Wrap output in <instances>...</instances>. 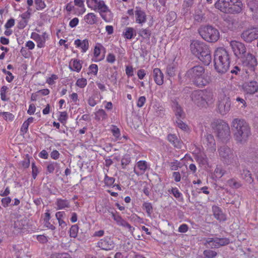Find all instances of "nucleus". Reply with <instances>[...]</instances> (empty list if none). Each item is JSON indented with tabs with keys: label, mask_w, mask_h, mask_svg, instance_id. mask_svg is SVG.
<instances>
[{
	"label": "nucleus",
	"mask_w": 258,
	"mask_h": 258,
	"mask_svg": "<svg viewBox=\"0 0 258 258\" xmlns=\"http://www.w3.org/2000/svg\"><path fill=\"white\" fill-rule=\"evenodd\" d=\"M169 192H171L175 198H181L182 194L179 192V190L176 187H172L171 190H169Z\"/></svg>",
	"instance_id": "3c124183"
},
{
	"label": "nucleus",
	"mask_w": 258,
	"mask_h": 258,
	"mask_svg": "<svg viewBox=\"0 0 258 258\" xmlns=\"http://www.w3.org/2000/svg\"><path fill=\"white\" fill-rule=\"evenodd\" d=\"M242 64L246 73L247 71H253L257 66V60L255 56L251 54L248 53L246 56L241 57Z\"/></svg>",
	"instance_id": "1a4fd4ad"
},
{
	"label": "nucleus",
	"mask_w": 258,
	"mask_h": 258,
	"mask_svg": "<svg viewBox=\"0 0 258 258\" xmlns=\"http://www.w3.org/2000/svg\"><path fill=\"white\" fill-rule=\"evenodd\" d=\"M231 102L229 98H224L219 101L218 108L219 113L222 115H225L230 109Z\"/></svg>",
	"instance_id": "2eb2a0df"
},
{
	"label": "nucleus",
	"mask_w": 258,
	"mask_h": 258,
	"mask_svg": "<svg viewBox=\"0 0 258 258\" xmlns=\"http://www.w3.org/2000/svg\"><path fill=\"white\" fill-rule=\"evenodd\" d=\"M229 243L230 240L227 238H208L206 239L205 245L208 244L212 248H219Z\"/></svg>",
	"instance_id": "9d476101"
},
{
	"label": "nucleus",
	"mask_w": 258,
	"mask_h": 258,
	"mask_svg": "<svg viewBox=\"0 0 258 258\" xmlns=\"http://www.w3.org/2000/svg\"><path fill=\"white\" fill-rule=\"evenodd\" d=\"M146 99L145 96L140 97L137 102V106L139 107H142V106H143L146 102Z\"/></svg>",
	"instance_id": "4d7b16f0"
},
{
	"label": "nucleus",
	"mask_w": 258,
	"mask_h": 258,
	"mask_svg": "<svg viewBox=\"0 0 258 258\" xmlns=\"http://www.w3.org/2000/svg\"><path fill=\"white\" fill-rule=\"evenodd\" d=\"M216 136L221 140L228 139L230 136V130L228 124L221 119L215 120L212 124Z\"/></svg>",
	"instance_id": "39448f33"
},
{
	"label": "nucleus",
	"mask_w": 258,
	"mask_h": 258,
	"mask_svg": "<svg viewBox=\"0 0 258 258\" xmlns=\"http://www.w3.org/2000/svg\"><path fill=\"white\" fill-rule=\"evenodd\" d=\"M212 211L214 217L219 221H225L226 219L225 215L223 213L222 210L218 206L212 207Z\"/></svg>",
	"instance_id": "a878e982"
},
{
	"label": "nucleus",
	"mask_w": 258,
	"mask_h": 258,
	"mask_svg": "<svg viewBox=\"0 0 258 258\" xmlns=\"http://www.w3.org/2000/svg\"><path fill=\"white\" fill-rule=\"evenodd\" d=\"M123 35L127 39H131L136 35V30L132 27H126L123 32Z\"/></svg>",
	"instance_id": "cd10ccee"
},
{
	"label": "nucleus",
	"mask_w": 258,
	"mask_h": 258,
	"mask_svg": "<svg viewBox=\"0 0 258 258\" xmlns=\"http://www.w3.org/2000/svg\"><path fill=\"white\" fill-rule=\"evenodd\" d=\"M218 151L221 160L225 164L229 165L235 161L236 157L228 147L222 146Z\"/></svg>",
	"instance_id": "0eeeda50"
},
{
	"label": "nucleus",
	"mask_w": 258,
	"mask_h": 258,
	"mask_svg": "<svg viewBox=\"0 0 258 258\" xmlns=\"http://www.w3.org/2000/svg\"><path fill=\"white\" fill-rule=\"evenodd\" d=\"M106 60L109 63H113L115 60V56L112 53H109L106 57Z\"/></svg>",
	"instance_id": "e2e57ef3"
},
{
	"label": "nucleus",
	"mask_w": 258,
	"mask_h": 258,
	"mask_svg": "<svg viewBox=\"0 0 258 258\" xmlns=\"http://www.w3.org/2000/svg\"><path fill=\"white\" fill-rule=\"evenodd\" d=\"M31 10V9L29 8L27 10V12L23 13L21 15V18L24 20V23H25V24L24 25V26H23V27H24L27 24V21H26V20L27 19H28L29 18H30V15H31V13H30V12L29 11Z\"/></svg>",
	"instance_id": "09e8293b"
},
{
	"label": "nucleus",
	"mask_w": 258,
	"mask_h": 258,
	"mask_svg": "<svg viewBox=\"0 0 258 258\" xmlns=\"http://www.w3.org/2000/svg\"><path fill=\"white\" fill-rule=\"evenodd\" d=\"M111 132H112L113 136L115 138H118L119 137V135H120L119 130L117 127L114 126L113 128L111 130Z\"/></svg>",
	"instance_id": "338daca9"
},
{
	"label": "nucleus",
	"mask_w": 258,
	"mask_h": 258,
	"mask_svg": "<svg viewBox=\"0 0 258 258\" xmlns=\"http://www.w3.org/2000/svg\"><path fill=\"white\" fill-rule=\"evenodd\" d=\"M190 50L193 54L208 65L211 61L212 57L208 46L203 42L193 41L190 45Z\"/></svg>",
	"instance_id": "20e7f679"
},
{
	"label": "nucleus",
	"mask_w": 258,
	"mask_h": 258,
	"mask_svg": "<svg viewBox=\"0 0 258 258\" xmlns=\"http://www.w3.org/2000/svg\"><path fill=\"white\" fill-rule=\"evenodd\" d=\"M214 67L219 74H225L229 70L230 56L228 51L223 47L217 48L214 54Z\"/></svg>",
	"instance_id": "7ed1b4c3"
},
{
	"label": "nucleus",
	"mask_w": 258,
	"mask_h": 258,
	"mask_svg": "<svg viewBox=\"0 0 258 258\" xmlns=\"http://www.w3.org/2000/svg\"><path fill=\"white\" fill-rule=\"evenodd\" d=\"M231 0H218L215 4L216 9L225 13H230Z\"/></svg>",
	"instance_id": "dca6fc26"
},
{
	"label": "nucleus",
	"mask_w": 258,
	"mask_h": 258,
	"mask_svg": "<svg viewBox=\"0 0 258 258\" xmlns=\"http://www.w3.org/2000/svg\"><path fill=\"white\" fill-rule=\"evenodd\" d=\"M199 33L204 40L209 42H216L220 37L218 30L210 25L201 27Z\"/></svg>",
	"instance_id": "423d86ee"
},
{
	"label": "nucleus",
	"mask_w": 258,
	"mask_h": 258,
	"mask_svg": "<svg viewBox=\"0 0 258 258\" xmlns=\"http://www.w3.org/2000/svg\"><path fill=\"white\" fill-rule=\"evenodd\" d=\"M115 181V179L113 177H110L105 175L104 178V182L106 185L111 186L112 185Z\"/></svg>",
	"instance_id": "603ef678"
},
{
	"label": "nucleus",
	"mask_w": 258,
	"mask_h": 258,
	"mask_svg": "<svg viewBox=\"0 0 258 258\" xmlns=\"http://www.w3.org/2000/svg\"><path fill=\"white\" fill-rule=\"evenodd\" d=\"M37 239L38 241L42 243H45L48 241L47 237L43 235H37Z\"/></svg>",
	"instance_id": "bf43d9fd"
},
{
	"label": "nucleus",
	"mask_w": 258,
	"mask_h": 258,
	"mask_svg": "<svg viewBox=\"0 0 258 258\" xmlns=\"http://www.w3.org/2000/svg\"><path fill=\"white\" fill-rule=\"evenodd\" d=\"M230 3V13L238 14L241 12L243 8V4L240 0H231Z\"/></svg>",
	"instance_id": "412c9836"
},
{
	"label": "nucleus",
	"mask_w": 258,
	"mask_h": 258,
	"mask_svg": "<svg viewBox=\"0 0 258 258\" xmlns=\"http://www.w3.org/2000/svg\"><path fill=\"white\" fill-rule=\"evenodd\" d=\"M172 177L174 178V179L176 182H179L181 179L180 174L179 172H173Z\"/></svg>",
	"instance_id": "774afa93"
},
{
	"label": "nucleus",
	"mask_w": 258,
	"mask_h": 258,
	"mask_svg": "<svg viewBox=\"0 0 258 258\" xmlns=\"http://www.w3.org/2000/svg\"><path fill=\"white\" fill-rule=\"evenodd\" d=\"M167 139L175 148L180 149L182 146V142L177 138L175 135L169 134Z\"/></svg>",
	"instance_id": "bb28decb"
},
{
	"label": "nucleus",
	"mask_w": 258,
	"mask_h": 258,
	"mask_svg": "<svg viewBox=\"0 0 258 258\" xmlns=\"http://www.w3.org/2000/svg\"><path fill=\"white\" fill-rule=\"evenodd\" d=\"M97 246L102 249L109 250L114 248V244L110 238L107 237L100 240L97 242Z\"/></svg>",
	"instance_id": "f3484780"
},
{
	"label": "nucleus",
	"mask_w": 258,
	"mask_h": 258,
	"mask_svg": "<svg viewBox=\"0 0 258 258\" xmlns=\"http://www.w3.org/2000/svg\"><path fill=\"white\" fill-rule=\"evenodd\" d=\"M203 254L207 258H214L216 256L217 253L214 250L207 249L204 251Z\"/></svg>",
	"instance_id": "58836bf2"
},
{
	"label": "nucleus",
	"mask_w": 258,
	"mask_h": 258,
	"mask_svg": "<svg viewBox=\"0 0 258 258\" xmlns=\"http://www.w3.org/2000/svg\"><path fill=\"white\" fill-rule=\"evenodd\" d=\"M224 21L227 25L228 29L232 30L234 27V24L236 23V20L232 17L227 16L224 19Z\"/></svg>",
	"instance_id": "2f4dec72"
},
{
	"label": "nucleus",
	"mask_w": 258,
	"mask_h": 258,
	"mask_svg": "<svg viewBox=\"0 0 258 258\" xmlns=\"http://www.w3.org/2000/svg\"><path fill=\"white\" fill-rule=\"evenodd\" d=\"M91 9L98 12L102 19L107 21V18L104 14L109 12V10L103 1L99 0Z\"/></svg>",
	"instance_id": "4468645a"
},
{
	"label": "nucleus",
	"mask_w": 258,
	"mask_h": 258,
	"mask_svg": "<svg viewBox=\"0 0 258 258\" xmlns=\"http://www.w3.org/2000/svg\"><path fill=\"white\" fill-rule=\"evenodd\" d=\"M15 25V20L13 18L9 19L5 25V28L8 29Z\"/></svg>",
	"instance_id": "052dcab7"
},
{
	"label": "nucleus",
	"mask_w": 258,
	"mask_h": 258,
	"mask_svg": "<svg viewBox=\"0 0 258 258\" xmlns=\"http://www.w3.org/2000/svg\"><path fill=\"white\" fill-rule=\"evenodd\" d=\"M241 39L247 43H251L258 39V27L250 26L244 30L241 34Z\"/></svg>",
	"instance_id": "6e6552de"
},
{
	"label": "nucleus",
	"mask_w": 258,
	"mask_h": 258,
	"mask_svg": "<svg viewBox=\"0 0 258 258\" xmlns=\"http://www.w3.org/2000/svg\"><path fill=\"white\" fill-rule=\"evenodd\" d=\"M3 72L7 75H10V77H6V79L8 82H11L14 79V76L10 72L6 71L5 69H3Z\"/></svg>",
	"instance_id": "13d9d810"
},
{
	"label": "nucleus",
	"mask_w": 258,
	"mask_h": 258,
	"mask_svg": "<svg viewBox=\"0 0 258 258\" xmlns=\"http://www.w3.org/2000/svg\"><path fill=\"white\" fill-rule=\"evenodd\" d=\"M196 160L200 165H206L207 164L208 158L204 154H199L196 155Z\"/></svg>",
	"instance_id": "473e14b6"
},
{
	"label": "nucleus",
	"mask_w": 258,
	"mask_h": 258,
	"mask_svg": "<svg viewBox=\"0 0 258 258\" xmlns=\"http://www.w3.org/2000/svg\"><path fill=\"white\" fill-rule=\"evenodd\" d=\"M89 70L91 73L96 75L98 71V67L96 64H92L89 67Z\"/></svg>",
	"instance_id": "680f3d73"
},
{
	"label": "nucleus",
	"mask_w": 258,
	"mask_h": 258,
	"mask_svg": "<svg viewBox=\"0 0 258 258\" xmlns=\"http://www.w3.org/2000/svg\"><path fill=\"white\" fill-rule=\"evenodd\" d=\"M70 68L73 71L79 72L82 68V64L79 60H74L73 63L71 62Z\"/></svg>",
	"instance_id": "72a5a7b5"
},
{
	"label": "nucleus",
	"mask_w": 258,
	"mask_h": 258,
	"mask_svg": "<svg viewBox=\"0 0 258 258\" xmlns=\"http://www.w3.org/2000/svg\"><path fill=\"white\" fill-rule=\"evenodd\" d=\"M137 167L140 170L144 172L147 168V163L145 161H139L137 163Z\"/></svg>",
	"instance_id": "ea45409f"
},
{
	"label": "nucleus",
	"mask_w": 258,
	"mask_h": 258,
	"mask_svg": "<svg viewBox=\"0 0 258 258\" xmlns=\"http://www.w3.org/2000/svg\"><path fill=\"white\" fill-rule=\"evenodd\" d=\"M185 77L191 80L195 84L199 87L205 86L209 83L210 77L206 72L205 67L200 64L196 65L189 69Z\"/></svg>",
	"instance_id": "f03ea898"
},
{
	"label": "nucleus",
	"mask_w": 258,
	"mask_h": 258,
	"mask_svg": "<svg viewBox=\"0 0 258 258\" xmlns=\"http://www.w3.org/2000/svg\"><path fill=\"white\" fill-rule=\"evenodd\" d=\"M153 77L154 81L158 85H161L163 83L164 75L159 68H155L153 71Z\"/></svg>",
	"instance_id": "5701e85b"
},
{
	"label": "nucleus",
	"mask_w": 258,
	"mask_h": 258,
	"mask_svg": "<svg viewBox=\"0 0 258 258\" xmlns=\"http://www.w3.org/2000/svg\"><path fill=\"white\" fill-rule=\"evenodd\" d=\"M122 168H124L126 165L131 162V157L129 155H125L121 161Z\"/></svg>",
	"instance_id": "c03bdc74"
},
{
	"label": "nucleus",
	"mask_w": 258,
	"mask_h": 258,
	"mask_svg": "<svg viewBox=\"0 0 258 258\" xmlns=\"http://www.w3.org/2000/svg\"><path fill=\"white\" fill-rule=\"evenodd\" d=\"M79 227H71L70 230V235L72 237L75 238L77 236Z\"/></svg>",
	"instance_id": "864d4df0"
},
{
	"label": "nucleus",
	"mask_w": 258,
	"mask_h": 258,
	"mask_svg": "<svg viewBox=\"0 0 258 258\" xmlns=\"http://www.w3.org/2000/svg\"><path fill=\"white\" fill-rule=\"evenodd\" d=\"M183 118H177L175 123L176 126L182 130H185L187 127V125L183 122V121L181 120Z\"/></svg>",
	"instance_id": "49530a36"
},
{
	"label": "nucleus",
	"mask_w": 258,
	"mask_h": 258,
	"mask_svg": "<svg viewBox=\"0 0 258 258\" xmlns=\"http://www.w3.org/2000/svg\"><path fill=\"white\" fill-rule=\"evenodd\" d=\"M204 97L205 102L207 104V107L211 105L214 102V96L213 91L211 89H205L202 90Z\"/></svg>",
	"instance_id": "4be33fe9"
},
{
	"label": "nucleus",
	"mask_w": 258,
	"mask_h": 258,
	"mask_svg": "<svg viewBox=\"0 0 258 258\" xmlns=\"http://www.w3.org/2000/svg\"><path fill=\"white\" fill-rule=\"evenodd\" d=\"M204 144L206 145L207 150L210 152H214L216 150V145L214 136L211 134H207L205 136Z\"/></svg>",
	"instance_id": "6ab92c4d"
},
{
	"label": "nucleus",
	"mask_w": 258,
	"mask_h": 258,
	"mask_svg": "<svg viewBox=\"0 0 258 258\" xmlns=\"http://www.w3.org/2000/svg\"><path fill=\"white\" fill-rule=\"evenodd\" d=\"M242 177L249 183H251L253 179L251 177V175L250 172L248 170H243V173L242 174Z\"/></svg>",
	"instance_id": "37998d69"
},
{
	"label": "nucleus",
	"mask_w": 258,
	"mask_h": 258,
	"mask_svg": "<svg viewBox=\"0 0 258 258\" xmlns=\"http://www.w3.org/2000/svg\"><path fill=\"white\" fill-rule=\"evenodd\" d=\"M191 98L192 101L199 107H207L202 90H199L194 91L191 95Z\"/></svg>",
	"instance_id": "f8f14e48"
},
{
	"label": "nucleus",
	"mask_w": 258,
	"mask_h": 258,
	"mask_svg": "<svg viewBox=\"0 0 258 258\" xmlns=\"http://www.w3.org/2000/svg\"><path fill=\"white\" fill-rule=\"evenodd\" d=\"M32 38L36 41L38 47L42 48L44 47L45 42L44 41V39L41 38L40 35L33 33L32 34Z\"/></svg>",
	"instance_id": "c756f323"
},
{
	"label": "nucleus",
	"mask_w": 258,
	"mask_h": 258,
	"mask_svg": "<svg viewBox=\"0 0 258 258\" xmlns=\"http://www.w3.org/2000/svg\"><path fill=\"white\" fill-rule=\"evenodd\" d=\"M231 126L235 140L240 144L246 143L251 135L249 123L243 119H233Z\"/></svg>",
	"instance_id": "f257e3e1"
},
{
	"label": "nucleus",
	"mask_w": 258,
	"mask_h": 258,
	"mask_svg": "<svg viewBox=\"0 0 258 258\" xmlns=\"http://www.w3.org/2000/svg\"><path fill=\"white\" fill-rule=\"evenodd\" d=\"M56 205L59 209H64L66 208H69L70 207L69 202L66 200H57Z\"/></svg>",
	"instance_id": "f704fd0d"
},
{
	"label": "nucleus",
	"mask_w": 258,
	"mask_h": 258,
	"mask_svg": "<svg viewBox=\"0 0 258 258\" xmlns=\"http://www.w3.org/2000/svg\"><path fill=\"white\" fill-rule=\"evenodd\" d=\"M56 168H59V164L57 162H49L47 166V170L49 173H51L53 172Z\"/></svg>",
	"instance_id": "e433bc0d"
},
{
	"label": "nucleus",
	"mask_w": 258,
	"mask_h": 258,
	"mask_svg": "<svg viewBox=\"0 0 258 258\" xmlns=\"http://www.w3.org/2000/svg\"><path fill=\"white\" fill-rule=\"evenodd\" d=\"M230 46L236 56L242 57L243 55H245L246 48L242 43L236 41H231Z\"/></svg>",
	"instance_id": "ddd939ff"
},
{
	"label": "nucleus",
	"mask_w": 258,
	"mask_h": 258,
	"mask_svg": "<svg viewBox=\"0 0 258 258\" xmlns=\"http://www.w3.org/2000/svg\"><path fill=\"white\" fill-rule=\"evenodd\" d=\"M227 184L232 188H238L241 186L240 182L234 179H230L227 181Z\"/></svg>",
	"instance_id": "a19ab883"
},
{
	"label": "nucleus",
	"mask_w": 258,
	"mask_h": 258,
	"mask_svg": "<svg viewBox=\"0 0 258 258\" xmlns=\"http://www.w3.org/2000/svg\"><path fill=\"white\" fill-rule=\"evenodd\" d=\"M249 10L252 13L253 20L258 23V3L254 0L250 1L247 3Z\"/></svg>",
	"instance_id": "aec40b11"
},
{
	"label": "nucleus",
	"mask_w": 258,
	"mask_h": 258,
	"mask_svg": "<svg viewBox=\"0 0 258 258\" xmlns=\"http://www.w3.org/2000/svg\"><path fill=\"white\" fill-rule=\"evenodd\" d=\"M191 98L192 101L199 107H207L202 90H199L194 91L191 95Z\"/></svg>",
	"instance_id": "9b49d317"
},
{
	"label": "nucleus",
	"mask_w": 258,
	"mask_h": 258,
	"mask_svg": "<svg viewBox=\"0 0 258 258\" xmlns=\"http://www.w3.org/2000/svg\"><path fill=\"white\" fill-rule=\"evenodd\" d=\"M139 34L144 38H149L151 33L149 29H141L139 32Z\"/></svg>",
	"instance_id": "4c0bfd02"
},
{
	"label": "nucleus",
	"mask_w": 258,
	"mask_h": 258,
	"mask_svg": "<svg viewBox=\"0 0 258 258\" xmlns=\"http://www.w3.org/2000/svg\"><path fill=\"white\" fill-rule=\"evenodd\" d=\"M107 117V114L103 109H99L95 113V119L97 120H103Z\"/></svg>",
	"instance_id": "c9c22d12"
},
{
	"label": "nucleus",
	"mask_w": 258,
	"mask_h": 258,
	"mask_svg": "<svg viewBox=\"0 0 258 258\" xmlns=\"http://www.w3.org/2000/svg\"><path fill=\"white\" fill-rule=\"evenodd\" d=\"M37 10H42L45 8L46 5L42 0H35Z\"/></svg>",
	"instance_id": "8fccbe9b"
},
{
	"label": "nucleus",
	"mask_w": 258,
	"mask_h": 258,
	"mask_svg": "<svg viewBox=\"0 0 258 258\" xmlns=\"http://www.w3.org/2000/svg\"><path fill=\"white\" fill-rule=\"evenodd\" d=\"M243 89L247 94H253L258 90V83L254 81L246 82L243 84Z\"/></svg>",
	"instance_id": "a211bd4d"
},
{
	"label": "nucleus",
	"mask_w": 258,
	"mask_h": 258,
	"mask_svg": "<svg viewBox=\"0 0 258 258\" xmlns=\"http://www.w3.org/2000/svg\"><path fill=\"white\" fill-rule=\"evenodd\" d=\"M75 44L77 47H80L83 52H85L88 49L89 43L87 39H85L83 41L80 39H77L75 41Z\"/></svg>",
	"instance_id": "7c9ffc66"
},
{
	"label": "nucleus",
	"mask_w": 258,
	"mask_h": 258,
	"mask_svg": "<svg viewBox=\"0 0 258 258\" xmlns=\"http://www.w3.org/2000/svg\"><path fill=\"white\" fill-rule=\"evenodd\" d=\"M175 66L172 63L168 66L167 68V73L170 77H172L175 75Z\"/></svg>",
	"instance_id": "79ce46f5"
},
{
	"label": "nucleus",
	"mask_w": 258,
	"mask_h": 258,
	"mask_svg": "<svg viewBox=\"0 0 258 258\" xmlns=\"http://www.w3.org/2000/svg\"><path fill=\"white\" fill-rule=\"evenodd\" d=\"M125 73L128 77L133 76L134 75L133 67L132 66H126Z\"/></svg>",
	"instance_id": "69168bd1"
},
{
	"label": "nucleus",
	"mask_w": 258,
	"mask_h": 258,
	"mask_svg": "<svg viewBox=\"0 0 258 258\" xmlns=\"http://www.w3.org/2000/svg\"><path fill=\"white\" fill-rule=\"evenodd\" d=\"M136 22L137 23L143 24L146 22V14L140 8L136 7L135 11Z\"/></svg>",
	"instance_id": "b1692460"
},
{
	"label": "nucleus",
	"mask_w": 258,
	"mask_h": 258,
	"mask_svg": "<svg viewBox=\"0 0 258 258\" xmlns=\"http://www.w3.org/2000/svg\"><path fill=\"white\" fill-rule=\"evenodd\" d=\"M76 85L80 88H84L87 85V80L84 78L79 79L77 80Z\"/></svg>",
	"instance_id": "5fc2aeb1"
},
{
	"label": "nucleus",
	"mask_w": 258,
	"mask_h": 258,
	"mask_svg": "<svg viewBox=\"0 0 258 258\" xmlns=\"http://www.w3.org/2000/svg\"><path fill=\"white\" fill-rule=\"evenodd\" d=\"M172 108L175 113V115L177 118H184L185 117V113L183 112L181 107L176 101H173L172 104Z\"/></svg>",
	"instance_id": "393cba45"
},
{
	"label": "nucleus",
	"mask_w": 258,
	"mask_h": 258,
	"mask_svg": "<svg viewBox=\"0 0 258 258\" xmlns=\"http://www.w3.org/2000/svg\"><path fill=\"white\" fill-rule=\"evenodd\" d=\"M214 173L215 174L216 177L220 178L224 174L225 171L222 169V168L221 167L217 166L216 169H215Z\"/></svg>",
	"instance_id": "de8ad7c7"
},
{
	"label": "nucleus",
	"mask_w": 258,
	"mask_h": 258,
	"mask_svg": "<svg viewBox=\"0 0 258 258\" xmlns=\"http://www.w3.org/2000/svg\"><path fill=\"white\" fill-rule=\"evenodd\" d=\"M143 207L149 216L153 212V207L151 203H145L143 204Z\"/></svg>",
	"instance_id": "a18cd8bd"
},
{
	"label": "nucleus",
	"mask_w": 258,
	"mask_h": 258,
	"mask_svg": "<svg viewBox=\"0 0 258 258\" xmlns=\"http://www.w3.org/2000/svg\"><path fill=\"white\" fill-rule=\"evenodd\" d=\"M236 100L237 101L240 103L239 106H240V108H244L246 106V102L243 99L240 97H237Z\"/></svg>",
	"instance_id": "0e129e2a"
},
{
	"label": "nucleus",
	"mask_w": 258,
	"mask_h": 258,
	"mask_svg": "<svg viewBox=\"0 0 258 258\" xmlns=\"http://www.w3.org/2000/svg\"><path fill=\"white\" fill-rule=\"evenodd\" d=\"M84 20L87 24L90 25L96 24L98 21L97 16L93 13L87 14L84 17Z\"/></svg>",
	"instance_id": "c85d7f7f"
},
{
	"label": "nucleus",
	"mask_w": 258,
	"mask_h": 258,
	"mask_svg": "<svg viewBox=\"0 0 258 258\" xmlns=\"http://www.w3.org/2000/svg\"><path fill=\"white\" fill-rule=\"evenodd\" d=\"M3 115H4V118L6 120L12 121L14 118V115L10 112H3Z\"/></svg>",
	"instance_id": "6e6d98bb"
}]
</instances>
